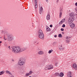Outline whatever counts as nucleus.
I'll list each match as a JSON object with an SVG mask.
<instances>
[{
  "label": "nucleus",
  "instance_id": "nucleus-2",
  "mask_svg": "<svg viewBox=\"0 0 77 77\" xmlns=\"http://www.w3.org/2000/svg\"><path fill=\"white\" fill-rule=\"evenodd\" d=\"M69 15L71 17H70L68 19V23L70 24H71L73 22V21L74 20V17L75 16V14H74L73 12H72L69 14Z\"/></svg>",
  "mask_w": 77,
  "mask_h": 77
},
{
  "label": "nucleus",
  "instance_id": "nucleus-4",
  "mask_svg": "<svg viewBox=\"0 0 77 77\" xmlns=\"http://www.w3.org/2000/svg\"><path fill=\"white\" fill-rule=\"evenodd\" d=\"M25 62H26V60L24 59L21 58L18 61V65L20 66L23 65V64L25 63Z\"/></svg>",
  "mask_w": 77,
  "mask_h": 77
},
{
  "label": "nucleus",
  "instance_id": "nucleus-10",
  "mask_svg": "<svg viewBox=\"0 0 77 77\" xmlns=\"http://www.w3.org/2000/svg\"><path fill=\"white\" fill-rule=\"evenodd\" d=\"M72 67L74 68H76L77 67V64L75 63H74L72 65Z\"/></svg>",
  "mask_w": 77,
  "mask_h": 77
},
{
  "label": "nucleus",
  "instance_id": "nucleus-39",
  "mask_svg": "<svg viewBox=\"0 0 77 77\" xmlns=\"http://www.w3.org/2000/svg\"><path fill=\"white\" fill-rule=\"evenodd\" d=\"M58 2H59V0H57V3H58Z\"/></svg>",
  "mask_w": 77,
  "mask_h": 77
},
{
  "label": "nucleus",
  "instance_id": "nucleus-54",
  "mask_svg": "<svg viewBox=\"0 0 77 77\" xmlns=\"http://www.w3.org/2000/svg\"><path fill=\"white\" fill-rule=\"evenodd\" d=\"M75 15H77V14H75Z\"/></svg>",
  "mask_w": 77,
  "mask_h": 77
},
{
  "label": "nucleus",
  "instance_id": "nucleus-7",
  "mask_svg": "<svg viewBox=\"0 0 77 77\" xmlns=\"http://www.w3.org/2000/svg\"><path fill=\"white\" fill-rule=\"evenodd\" d=\"M42 11H43V8L42 7H41L39 9V12L40 14H41V13L42 12Z\"/></svg>",
  "mask_w": 77,
  "mask_h": 77
},
{
  "label": "nucleus",
  "instance_id": "nucleus-53",
  "mask_svg": "<svg viewBox=\"0 0 77 77\" xmlns=\"http://www.w3.org/2000/svg\"><path fill=\"white\" fill-rule=\"evenodd\" d=\"M0 38H2V37H0Z\"/></svg>",
  "mask_w": 77,
  "mask_h": 77
},
{
  "label": "nucleus",
  "instance_id": "nucleus-48",
  "mask_svg": "<svg viewBox=\"0 0 77 77\" xmlns=\"http://www.w3.org/2000/svg\"><path fill=\"white\" fill-rule=\"evenodd\" d=\"M5 35L4 36V37H5Z\"/></svg>",
  "mask_w": 77,
  "mask_h": 77
},
{
  "label": "nucleus",
  "instance_id": "nucleus-21",
  "mask_svg": "<svg viewBox=\"0 0 77 77\" xmlns=\"http://www.w3.org/2000/svg\"><path fill=\"white\" fill-rule=\"evenodd\" d=\"M55 75L56 76H59V73H55Z\"/></svg>",
  "mask_w": 77,
  "mask_h": 77
},
{
  "label": "nucleus",
  "instance_id": "nucleus-41",
  "mask_svg": "<svg viewBox=\"0 0 77 77\" xmlns=\"http://www.w3.org/2000/svg\"><path fill=\"white\" fill-rule=\"evenodd\" d=\"M46 1L47 2H48V0H46Z\"/></svg>",
  "mask_w": 77,
  "mask_h": 77
},
{
  "label": "nucleus",
  "instance_id": "nucleus-1",
  "mask_svg": "<svg viewBox=\"0 0 77 77\" xmlns=\"http://www.w3.org/2000/svg\"><path fill=\"white\" fill-rule=\"evenodd\" d=\"M12 51L13 53H20V52H22L24 50H26L27 49V48H20V47L13 46L12 47Z\"/></svg>",
  "mask_w": 77,
  "mask_h": 77
},
{
  "label": "nucleus",
  "instance_id": "nucleus-26",
  "mask_svg": "<svg viewBox=\"0 0 77 77\" xmlns=\"http://www.w3.org/2000/svg\"><path fill=\"white\" fill-rule=\"evenodd\" d=\"M35 8L36 9L38 8V5H37V4H35Z\"/></svg>",
  "mask_w": 77,
  "mask_h": 77
},
{
  "label": "nucleus",
  "instance_id": "nucleus-11",
  "mask_svg": "<svg viewBox=\"0 0 77 77\" xmlns=\"http://www.w3.org/2000/svg\"><path fill=\"white\" fill-rule=\"evenodd\" d=\"M71 27L72 29H74L75 27V24L74 23H72V25L70 26Z\"/></svg>",
  "mask_w": 77,
  "mask_h": 77
},
{
  "label": "nucleus",
  "instance_id": "nucleus-18",
  "mask_svg": "<svg viewBox=\"0 0 77 77\" xmlns=\"http://www.w3.org/2000/svg\"><path fill=\"white\" fill-rule=\"evenodd\" d=\"M58 36L59 38H62V34H59Z\"/></svg>",
  "mask_w": 77,
  "mask_h": 77
},
{
  "label": "nucleus",
  "instance_id": "nucleus-6",
  "mask_svg": "<svg viewBox=\"0 0 77 77\" xmlns=\"http://www.w3.org/2000/svg\"><path fill=\"white\" fill-rule=\"evenodd\" d=\"M53 68V66L51 65H47L46 66L44 69V70H50Z\"/></svg>",
  "mask_w": 77,
  "mask_h": 77
},
{
  "label": "nucleus",
  "instance_id": "nucleus-15",
  "mask_svg": "<svg viewBox=\"0 0 77 77\" xmlns=\"http://www.w3.org/2000/svg\"><path fill=\"white\" fill-rule=\"evenodd\" d=\"M64 49H65V47L59 48V50H60V51H63Z\"/></svg>",
  "mask_w": 77,
  "mask_h": 77
},
{
  "label": "nucleus",
  "instance_id": "nucleus-24",
  "mask_svg": "<svg viewBox=\"0 0 77 77\" xmlns=\"http://www.w3.org/2000/svg\"><path fill=\"white\" fill-rule=\"evenodd\" d=\"M63 11V10H62V8H60V12H62Z\"/></svg>",
  "mask_w": 77,
  "mask_h": 77
},
{
  "label": "nucleus",
  "instance_id": "nucleus-42",
  "mask_svg": "<svg viewBox=\"0 0 77 77\" xmlns=\"http://www.w3.org/2000/svg\"><path fill=\"white\" fill-rule=\"evenodd\" d=\"M12 62H14V60H12Z\"/></svg>",
  "mask_w": 77,
  "mask_h": 77
},
{
  "label": "nucleus",
  "instance_id": "nucleus-19",
  "mask_svg": "<svg viewBox=\"0 0 77 77\" xmlns=\"http://www.w3.org/2000/svg\"><path fill=\"white\" fill-rule=\"evenodd\" d=\"M63 21L61 20L59 23V25H60L61 24H63Z\"/></svg>",
  "mask_w": 77,
  "mask_h": 77
},
{
  "label": "nucleus",
  "instance_id": "nucleus-32",
  "mask_svg": "<svg viewBox=\"0 0 77 77\" xmlns=\"http://www.w3.org/2000/svg\"><path fill=\"white\" fill-rule=\"evenodd\" d=\"M61 31H64V29L63 28H61Z\"/></svg>",
  "mask_w": 77,
  "mask_h": 77
},
{
  "label": "nucleus",
  "instance_id": "nucleus-23",
  "mask_svg": "<svg viewBox=\"0 0 77 77\" xmlns=\"http://www.w3.org/2000/svg\"><path fill=\"white\" fill-rule=\"evenodd\" d=\"M69 41H70L69 40H66V43H69Z\"/></svg>",
  "mask_w": 77,
  "mask_h": 77
},
{
  "label": "nucleus",
  "instance_id": "nucleus-25",
  "mask_svg": "<svg viewBox=\"0 0 77 77\" xmlns=\"http://www.w3.org/2000/svg\"><path fill=\"white\" fill-rule=\"evenodd\" d=\"M29 75H30L29 73H26V76H29Z\"/></svg>",
  "mask_w": 77,
  "mask_h": 77
},
{
  "label": "nucleus",
  "instance_id": "nucleus-8",
  "mask_svg": "<svg viewBox=\"0 0 77 77\" xmlns=\"http://www.w3.org/2000/svg\"><path fill=\"white\" fill-rule=\"evenodd\" d=\"M38 54H40V55H41L44 54V52L42 51H40L38 52Z\"/></svg>",
  "mask_w": 77,
  "mask_h": 77
},
{
  "label": "nucleus",
  "instance_id": "nucleus-47",
  "mask_svg": "<svg viewBox=\"0 0 77 77\" xmlns=\"http://www.w3.org/2000/svg\"><path fill=\"white\" fill-rule=\"evenodd\" d=\"M77 69H75V71H76V70H77Z\"/></svg>",
  "mask_w": 77,
  "mask_h": 77
},
{
  "label": "nucleus",
  "instance_id": "nucleus-28",
  "mask_svg": "<svg viewBox=\"0 0 77 77\" xmlns=\"http://www.w3.org/2000/svg\"><path fill=\"white\" fill-rule=\"evenodd\" d=\"M35 4H37V2H38V0H35Z\"/></svg>",
  "mask_w": 77,
  "mask_h": 77
},
{
  "label": "nucleus",
  "instance_id": "nucleus-5",
  "mask_svg": "<svg viewBox=\"0 0 77 77\" xmlns=\"http://www.w3.org/2000/svg\"><path fill=\"white\" fill-rule=\"evenodd\" d=\"M38 37L40 39H43L44 38V33H43V32L41 29H40L39 30L38 32Z\"/></svg>",
  "mask_w": 77,
  "mask_h": 77
},
{
  "label": "nucleus",
  "instance_id": "nucleus-38",
  "mask_svg": "<svg viewBox=\"0 0 77 77\" xmlns=\"http://www.w3.org/2000/svg\"><path fill=\"white\" fill-rule=\"evenodd\" d=\"M7 38H5V39H4L5 41H6L7 40Z\"/></svg>",
  "mask_w": 77,
  "mask_h": 77
},
{
  "label": "nucleus",
  "instance_id": "nucleus-13",
  "mask_svg": "<svg viewBox=\"0 0 77 77\" xmlns=\"http://www.w3.org/2000/svg\"><path fill=\"white\" fill-rule=\"evenodd\" d=\"M5 72L6 73V74H9L10 75H12V73H11V72L9 71L8 70H6L5 71Z\"/></svg>",
  "mask_w": 77,
  "mask_h": 77
},
{
  "label": "nucleus",
  "instance_id": "nucleus-34",
  "mask_svg": "<svg viewBox=\"0 0 77 77\" xmlns=\"http://www.w3.org/2000/svg\"><path fill=\"white\" fill-rule=\"evenodd\" d=\"M50 27H53V25H50Z\"/></svg>",
  "mask_w": 77,
  "mask_h": 77
},
{
  "label": "nucleus",
  "instance_id": "nucleus-30",
  "mask_svg": "<svg viewBox=\"0 0 77 77\" xmlns=\"http://www.w3.org/2000/svg\"><path fill=\"white\" fill-rule=\"evenodd\" d=\"M58 63L57 62L55 64V66H57V64H58Z\"/></svg>",
  "mask_w": 77,
  "mask_h": 77
},
{
  "label": "nucleus",
  "instance_id": "nucleus-33",
  "mask_svg": "<svg viewBox=\"0 0 77 77\" xmlns=\"http://www.w3.org/2000/svg\"><path fill=\"white\" fill-rule=\"evenodd\" d=\"M66 39H69V37H66Z\"/></svg>",
  "mask_w": 77,
  "mask_h": 77
},
{
  "label": "nucleus",
  "instance_id": "nucleus-31",
  "mask_svg": "<svg viewBox=\"0 0 77 77\" xmlns=\"http://www.w3.org/2000/svg\"><path fill=\"white\" fill-rule=\"evenodd\" d=\"M62 27H65V25L63 24L62 26Z\"/></svg>",
  "mask_w": 77,
  "mask_h": 77
},
{
  "label": "nucleus",
  "instance_id": "nucleus-49",
  "mask_svg": "<svg viewBox=\"0 0 77 77\" xmlns=\"http://www.w3.org/2000/svg\"><path fill=\"white\" fill-rule=\"evenodd\" d=\"M69 38H71V37H69Z\"/></svg>",
  "mask_w": 77,
  "mask_h": 77
},
{
  "label": "nucleus",
  "instance_id": "nucleus-16",
  "mask_svg": "<svg viewBox=\"0 0 77 77\" xmlns=\"http://www.w3.org/2000/svg\"><path fill=\"white\" fill-rule=\"evenodd\" d=\"M46 30L47 31H48V32H50V29L49 28L48 26H46Z\"/></svg>",
  "mask_w": 77,
  "mask_h": 77
},
{
  "label": "nucleus",
  "instance_id": "nucleus-14",
  "mask_svg": "<svg viewBox=\"0 0 77 77\" xmlns=\"http://www.w3.org/2000/svg\"><path fill=\"white\" fill-rule=\"evenodd\" d=\"M64 75V74H63L62 72H61L60 73V74H59V76L60 77H63Z\"/></svg>",
  "mask_w": 77,
  "mask_h": 77
},
{
  "label": "nucleus",
  "instance_id": "nucleus-36",
  "mask_svg": "<svg viewBox=\"0 0 77 77\" xmlns=\"http://www.w3.org/2000/svg\"><path fill=\"white\" fill-rule=\"evenodd\" d=\"M75 5L76 6H77V2H76L75 3Z\"/></svg>",
  "mask_w": 77,
  "mask_h": 77
},
{
  "label": "nucleus",
  "instance_id": "nucleus-46",
  "mask_svg": "<svg viewBox=\"0 0 77 77\" xmlns=\"http://www.w3.org/2000/svg\"><path fill=\"white\" fill-rule=\"evenodd\" d=\"M11 77H14L13 76H11Z\"/></svg>",
  "mask_w": 77,
  "mask_h": 77
},
{
  "label": "nucleus",
  "instance_id": "nucleus-55",
  "mask_svg": "<svg viewBox=\"0 0 77 77\" xmlns=\"http://www.w3.org/2000/svg\"><path fill=\"white\" fill-rule=\"evenodd\" d=\"M33 27V25H32Z\"/></svg>",
  "mask_w": 77,
  "mask_h": 77
},
{
  "label": "nucleus",
  "instance_id": "nucleus-52",
  "mask_svg": "<svg viewBox=\"0 0 77 77\" xmlns=\"http://www.w3.org/2000/svg\"><path fill=\"white\" fill-rule=\"evenodd\" d=\"M29 77H32V76H29Z\"/></svg>",
  "mask_w": 77,
  "mask_h": 77
},
{
  "label": "nucleus",
  "instance_id": "nucleus-35",
  "mask_svg": "<svg viewBox=\"0 0 77 77\" xmlns=\"http://www.w3.org/2000/svg\"><path fill=\"white\" fill-rule=\"evenodd\" d=\"M54 37H55V38H56V37H57V35H54Z\"/></svg>",
  "mask_w": 77,
  "mask_h": 77
},
{
  "label": "nucleus",
  "instance_id": "nucleus-17",
  "mask_svg": "<svg viewBox=\"0 0 77 77\" xmlns=\"http://www.w3.org/2000/svg\"><path fill=\"white\" fill-rule=\"evenodd\" d=\"M4 72H5V71H2L0 72V75H2V74H4Z\"/></svg>",
  "mask_w": 77,
  "mask_h": 77
},
{
  "label": "nucleus",
  "instance_id": "nucleus-22",
  "mask_svg": "<svg viewBox=\"0 0 77 77\" xmlns=\"http://www.w3.org/2000/svg\"><path fill=\"white\" fill-rule=\"evenodd\" d=\"M62 12H60V18H61L62 17Z\"/></svg>",
  "mask_w": 77,
  "mask_h": 77
},
{
  "label": "nucleus",
  "instance_id": "nucleus-50",
  "mask_svg": "<svg viewBox=\"0 0 77 77\" xmlns=\"http://www.w3.org/2000/svg\"><path fill=\"white\" fill-rule=\"evenodd\" d=\"M1 24V23L0 22V25Z\"/></svg>",
  "mask_w": 77,
  "mask_h": 77
},
{
  "label": "nucleus",
  "instance_id": "nucleus-37",
  "mask_svg": "<svg viewBox=\"0 0 77 77\" xmlns=\"http://www.w3.org/2000/svg\"><path fill=\"white\" fill-rule=\"evenodd\" d=\"M10 46H9L8 47V48H9V49H10V50H11V48H10Z\"/></svg>",
  "mask_w": 77,
  "mask_h": 77
},
{
  "label": "nucleus",
  "instance_id": "nucleus-27",
  "mask_svg": "<svg viewBox=\"0 0 77 77\" xmlns=\"http://www.w3.org/2000/svg\"><path fill=\"white\" fill-rule=\"evenodd\" d=\"M33 73V72H32V71H30L29 72V75H30V74H32Z\"/></svg>",
  "mask_w": 77,
  "mask_h": 77
},
{
  "label": "nucleus",
  "instance_id": "nucleus-44",
  "mask_svg": "<svg viewBox=\"0 0 77 77\" xmlns=\"http://www.w3.org/2000/svg\"><path fill=\"white\" fill-rule=\"evenodd\" d=\"M4 39H6V38L4 37Z\"/></svg>",
  "mask_w": 77,
  "mask_h": 77
},
{
  "label": "nucleus",
  "instance_id": "nucleus-51",
  "mask_svg": "<svg viewBox=\"0 0 77 77\" xmlns=\"http://www.w3.org/2000/svg\"><path fill=\"white\" fill-rule=\"evenodd\" d=\"M55 43V42H54V44Z\"/></svg>",
  "mask_w": 77,
  "mask_h": 77
},
{
  "label": "nucleus",
  "instance_id": "nucleus-43",
  "mask_svg": "<svg viewBox=\"0 0 77 77\" xmlns=\"http://www.w3.org/2000/svg\"><path fill=\"white\" fill-rule=\"evenodd\" d=\"M1 43H2V42L0 41V44H1Z\"/></svg>",
  "mask_w": 77,
  "mask_h": 77
},
{
  "label": "nucleus",
  "instance_id": "nucleus-12",
  "mask_svg": "<svg viewBox=\"0 0 77 77\" xmlns=\"http://www.w3.org/2000/svg\"><path fill=\"white\" fill-rule=\"evenodd\" d=\"M46 18L47 20H50V15L49 14H48L46 17Z\"/></svg>",
  "mask_w": 77,
  "mask_h": 77
},
{
  "label": "nucleus",
  "instance_id": "nucleus-9",
  "mask_svg": "<svg viewBox=\"0 0 77 77\" xmlns=\"http://www.w3.org/2000/svg\"><path fill=\"white\" fill-rule=\"evenodd\" d=\"M72 75V73L71 72H69L67 73V76L68 77H69V76H71Z\"/></svg>",
  "mask_w": 77,
  "mask_h": 77
},
{
  "label": "nucleus",
  "instance_id": "nucleus-29",
  "mask_svg": "<svg viewBox=\"0 0 77 77\" xmlns=\"http://www.w3.org/2000/svg\"><path fill=\"white\" fill-rule=\"evenodd\" d=\"M61 20L62 21H63V23H64V22H65V19H62V20Z\"/></svg>",
  "mask_w": 77,
  "mask_h": 77
},
{
  "label": "nucleus",
  "instance_id": "nucleus-3",
  "mask_svg": "<svg viewBox=\"0 0 77 77\" xmlns=\"http://www.w3.org/2000/svg\"><path fill=\"white\" fill-rule=\"evenodd\" d=\"M5 34L7 37V40L8 41H12L14 39V38L12 35L8 33V32H6Z\"/></svg>",
  "mask_w": 77,
  "mask_h": 77
},
{
  "label": "nucleus",
  "instance_id": "nucleus-20",
  "mask_svg": "<svg viewBox=\"0 0 77 77\" xmlns=\"http://www.w3.org/2000/svg\"><path fill=\"white\" fill-rule=\"evenodd\" d=\"M52 52H53V50L51 49V50H50L48 51V53L49 54H50V53H51Z\"/></svg>",
  "mask_w": 77,
  "mask_h": 77
},
{
  "label": "nucleus",
  "instance_id": "nucleus-40",
  "mask_svg": "<svg viewBox=\"0 0 77 77\" xmlns=\"http://www.w3.org/2000/svg\"><path fill=\"white\" fill-rule=\"evenodd\" d=\"M60 48L62 47V45H61L60 46Z\"/></svg>",
  "mask_w": 77,
  "mask_h": 77
},
{
  "label": "nucleus",
  "instance_id": "nucleus-45",
  "mask_svg": "<svg viewBox=\"0 0 77 77\" xmlns=\"http://www.w3.org/2000/svg\"><path fill=\"white\" fill-rule=\"evenodd\" d=\"M62 33H63V34H64V32H62Z\"/></svg>",
  "mask_w": 77,
  "mask_h": 77
}]
</instances>
